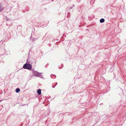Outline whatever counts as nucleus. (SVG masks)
Wrapping results in <instances>:
<instances>
[{"instance_id":"4","label":"nucleus","mask_w":126,"mask_h":126,"mask_svg":"<svg viewBox=\"0 0 126 126\" xmlns=\"http://www.w3.org/2000/svg\"><path fill=\"white\" fill-rule=\"evenodd\" d=\"M37 92L38 94L40 95L41 94V90L40 89H39L37 90Z\"/></svg>"},{"instance_id":"2","label":"nucleus","mask_w":126,"mask_h":126,"mask_svg":"<svg viewBox=\"0 0 126 126\" xmlns=\"http://www.w3.org/2000/svg\"><path fill=\"white\" fill-rule=\"evenodd\" d=\"M23 68L24 69L30 70L32 68V66L29 64L26 63L23 66Z\"/></svg>"},{"instance_id":"1","label":"nucleus","mask_w":126,"mask_h":126,"mask_svg":"<svg viewBox=\"0 0 126 126\" xmlns=\"http://www.w3.org/2000/svg\"><path fill=\"white\" fill-rule=\"evenodd\" d=\"M33 76L36 77H38L42 78H43V76L41 75V73L36 71H34L33 72Z\"/></svg>"},{"instance_id":"7","label":"nucleus","mask_w":126,"mask_h":126,"mask_svg":"<svg viewBox=\"0 0 126 126\" xmlns=\"http://www.w3.org/2000/svg\"><path fill=\"white\" fill-rule=\"evenodd\" d=\"M10 20V19L9 18H7L6 20L7 21L6 24H7V25H8V22Z\"/></svg>"},{"instance_id":"14","label":"nucleus","mask_w":126,"mask_h":126,"mask_svg":"<svg viewBox=\"0 0 126 126\" xmlns=\"http://www.w3.org/2000/svg\"><path fill=\"white\" fill-rule=\"evenodd\" d=\"M2 101V100H0V102H1Z\"/></svg>"},{"instance_id":"10","label":"nucleus","mask_w":126,"mask_h":126,"mask_svg":"<svg viewBox=\"0 0 126 126\" xmlns=\"http://www.w3.org/2000/svg\"><path fill=\"white\" fill-rule=\"evenodd\" d=\"M57 84V82H56V83L54 85H55V86H56Z\"/></svg>"},{"instance_id":"3","label":"nucleus","mask_w":126,"mask_h":126,"mask_svg":"<svg viewBox=\"0 0 126 126\" xmlns=\"http://www.w3.org/2000/svg\"><path fill=\"white\" fill-rule=\"evenodd\" d=\"M4 9V7L2 6L1 4L0 3V12H2Z\"/></svg>"},{"instance_id":"12","label":"nucleus","mask_w":126,"mask_h":126,"mask_svg":"<svg viewBox=\"0 0 126 126\" xmlns=\"http://www.w3.org/2000/svg\"><path fill=\"white\" fill-rule=\"evenodd\" d=\"M52 75H50V77L51 78H52Z\"/></svg>"},{"instance_id":"9","label":"nucleus","mask_w":126,"mask_h":126,"mask_svg":"<svg viewBox=\"0 0 126 126\" xmlns=\"http://www.w3.org/2000/svg\"><path fill=\"white\" fill-rule=\"evenodd\" d=\"M55 86H55V85H53V86H52V87L53 88H54L55 87Z\"/></svg>"},{"instance_id":"8","label":"nucleus","mask_w":126,"mask_h":126,"mask_svg":"<svg viewBox=\"0 0 126 126\" xmlns=\"http://www.w3.org/2000/svg\"><path fill=\"white\" fill-rule=\"evenodd\" d=\"M74 5H73V6H72V7H70V9H72V8L73 7H74Z\"/></svg>"},{"instance_id":"6","label":"nucleus","mask_w":126,"mask_h":126,"mask_svg":"<svg viewBox=\"0 0 126 126\" xmlns=\"http://www.w3.org/2000/svg\"><path fill=\"white\" fill-rule=\"evenodd\" d=\"M20 91V89L19 88H17L16 89V93H19Z\"/></svg>"},{"instance_id":"11","label":"nucleus","mask_w":126,"mask_h":126,"mask_svg":"<svg viewBox=\"0 0 126 126\" xmlns=\"http://www.w3.org/2000/svg\"><path fill=\"white\" fill-rule=\"evenodd\" d=\"M53 76H54L55 77V78H56V76H55V75H53Z\"/></svg>"},{"instance_id":"13","label":"nucleus","mask_w":126,"mask_h":126,"mask_svg":"<svg viewBox=\"0 0 126 126\" xmlns=\"http://www.w3.org/2000/svg\"><path fill=\"white\" fill-rule=\"evenodd\" d=\"M63 67V65H62V67L61 68H61H62Z\"/></svg>"},{"instance_id":"5","label":"nucleus","mask_w":126,"mask_h":126,"mask_svg":"<svg viewBox=\"0 0 126 126\" xmlns=\"http://www.w3.org/2000/svg\"><path fill=\"white\" fill-rule=\"evenodd\" d=\"M105 21V19L104 18H101L100 20V22L101 23H102Z\"/></svg>"}]
</instances>
